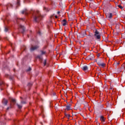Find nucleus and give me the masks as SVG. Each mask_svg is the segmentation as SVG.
Returning <instances> with one entry per match:
<instances>
[{"label":"nucleus","instance_id":"1","mask_svg":"<svg viewBox=\"0 0 125 125\" xmlns=\"http://www.w3.org/2000/svg\"><path fill=\"white\" fill-rule=\"evenodd\" d=\"M34 12L33 18L34 21L36 22V23H38V22H40V21L42 19L43 16L41 14L39 10L34 11Z\"/></svg>","mask_w":125,"mask_h":125},{"label":"nucleus","instance_id":"2","mask_svg":"<svg viewBox=\"0 0 125 125\" xmlns=\"http://www.w3.org/2000/svg\"><path fill=\"white\" fill-rule=\"evenodd\" d=\"M94 40H100V39H101V35H100L99 31L97 30H96L94 32Z\"/></svg>","mask_w":125,"mask_h":125},{"label":"nucleus","instance_id":"3","mask_svg":"<svg viewBox=\"0 0 125 125\" xmlns=\"http://www.w3.org/2000/svg\"><path fill=\"white\" fill-rule=\"evenodd\" d=\"M39 46L38 45L33 46V45H31V47L30 48V51H35V50H37L38 48H39Z\"/></svg>","mask_w":125,"mask_h":125},{"label":"nucleus","instance_id":"4","mask_svg":"<svg viewBox=\"0 0 125 125\" xmlns=\"http://www.w3.org/2000/svg\"><path fill=\"white\" fill-rule=\"evenodd\" d=\"M20 28H21V29H22V31H21V33L24 34V33H25V30H26V28H25V27L22 25H20Z\"/></svg>","mask_w":125,"mask_h":125},{"label":"nucleus","instance_id":"5","mask_svg":"<svg viewBox=\"0 0 125 125\" xmlns=\"http://www.w3.org/2000/svg\"><path fill=\"white\" fill-rule=\"evenodd\" d=\"M106 17H107V18H109V19H111L112 17H113V14H112V13H108L106 15Z\"/></svg>","mask_w":125,"mask_h":125},{"label":"nucleus","instance_id":"6","mask_svg":"<svg viewBox=\"0 0 125 125\" xmlns=\"http://www.w3.org/2000/svg\"><path fill=\"white\" fill-rule=\"evenodd\" d=\"M8 103V101H7V100H6L5 99H3V100H2V104L6 106V105H7V103Z\"/></svg>","mask_w":125,"mask_h":125},{"label":"nucleus","instance_id":"7","mask_svg":"<svg viewBox=\"0 0 125 125\" xmlns=\"http://www.w3.org/2000/svg\"><path fill=\"white\" fill-rule=\"evenodd\" d=\"M82 70H83V71H87V70H88V67L86 65L83 66L82 68Z\"/></svg>","mask_w":125,"mask_h":125},{"label":"nucleus","instance_id":"8","mask_svg":"<svg viewBox=\"0 0 125 125\" xmlns=\"http://www.w3.org/2000/svg\"><path fill=\"white\" fill-rule=\"evenodd\" d=\"M66 108L65 109V110H67V111H69L71 110V104H68L66 106Z\"/></svg>","mask_w":125,"mask_h":125},{"label":"nucleus","instance_id":"9","mask_svg":"<svg viewBox=\"0 0 125 125\" xmlns=\"http://www.w3.org/2000/svg\"><path fill=\"white\" fill-rule=\"evenodd\" d=\"M89 36L90 37V39H91L92 40H93V41H94V35L92 34H90Z\"/></svg>","mask_w":125,"mask_h":125},{"label":"nucleus","instance_id":"10","mask_svg":"<svg viewBox=\"0 0 125 125\" xmlns=\"http://www.w3.org/2000/svg\"><path fill=\"white\" fill-rule=\"evenodd\" d=\"M24 13H25L26 15L28 14V13H27V9H25L21 11V14H24Z\"/></svg>","mask_w":125,"mask_h":125},{"label":"nucleus","instance_id":"11","mask_svg":"<svg viewBox=\"0 0 125 125\" xmlns=\"http://www.w3.org/2000/svg\"><path fill=\"white\" fill-rule=\"evenodd\" d=\"M100 120L101 122H105V118L103 116L100 117Z\"/></svg>","mask_w":125,"mask_h":125},{"label":"nucleus","instance_id":"12","mask_svg":"<svg viewBox=\"0 0 125 125\" xmlns=\"http://www.w3.org/2000/svg\"><path fill=\"white\" fill-rule=\"evenodd\" d=\"M21 50H23L24 51H25V50H26V46L25 45H22L21 47Z\"/></svg>","mask_w":125,"mask_h":125},{"label":"nucleus","instance_id":"13","mask_svg":"<svg viewBox=\"0 0 125 125\" xmlns=\"http://www.w3.org/2000/svg\"><path fill=\"white\" fill-rule=\"evenodd\" d=\"M85 35H86V32L85 31H84L83 32V35H81L80 37H81V38H83V37H84Z\"/></svg>","mask_w":125,"mask_h":125},{"label":"nucleus","instance_id":"14","mask_svg":"<svg viewBox=\"0 0 125 125\" xmlns=\"http://www.w3.org/2000/svg\"><path fill=\"white\" fill-rule=\"evenodd\" d=\"M106 64H105V63H103V62H102L101 63V64L100 65V67L101 66V67H102V68H104V67H105V65Z\"/></svg>","mask_w":125,"mask_h":125},{"label":"nucleus","instance_id":"15","mask_svg":"<svg viewBox=\"0 0 125 125\" xmlns=\"http://www.w3.org/2000/svg\"><path fill=\"white\" fill-rule=\"evenodd\" d=\"M8 7H12V5L11 3H9L6 5L7 9H8Z\"/></svg>","mask_w":125,"mask_h":125},{"label":"nucleus","instance_id":"16","mask_svg":"<svg viewBox=\"0 0 125 125\" xmlns=\"http://www.w3.org/2000/svg\"><path fill=\"white\" fill-rule=\"evenodd\" d=\"M37 58H38V59H40V60H42V55H40L37 56Z\"/></svg>","mask_w":125,"mask_h":125},{"label":"nucleus","instance_id":"17","mask_svg":"<svg viewBox=\"0 0 125 125\" xmlns=\"http://www.w3.org/2000/svg\"><path fill=\"white\" fill-rule=\"evenodd\" d=\"M17 105L18 106L19 109H22V107H23V106L18 104H17Z\"/></svg>","mask_w":125,"mask_h":125},{"label":"nucleus","instance_id":"18","mask_svg":"<svg viewBox=\"0 0 125 125\" xmlns=\"http://www.w3.org/2000/svg\"><path fill=\"white\" fill-rule=\"evenodd\" d=\"M11 101H12L13 103H16V100H15V99H13V98L11 99Z\"/></svg>","mask_w":125,"mask_h":125},{"label":"nucleus","instance_id":"19","mask_svg":"<svg viewBox=\"0 0 125 125\" xmlns=\"http://www.w3.org/2000/svg\"><path fill=\"white\" fill-rule=\"evenodd\" d=\"M32 85H33V83H29L27 84L28 87H31V86H32Z\"/></svg>","mask_w":125,"mask_h":125},{"label":"nucleus","instance_id":"20","mask_svg":"<svg viewBox=\"0 0 125 125\" xmlns=\"http://www.w3.org/2000/svg\"><path fill=\"white\" fill-rule=\"evenodd\" d=\"M96 62H97L98 65H99V66H100V64L102 63L101 61H96Z\"/></svg>","mask_w":125,"mask_h":125},{"label":"nucleus","instance_id":"21","mask_svg":"<svg viewBox=\"0 0 125 125\" xmlns=\"http://www.w3.org/2000/svg\"><path fill=\"white\" fill-rule=\"evenodd\" d=\"M43 9H44V10H45V11H46L47 12L49 11V10H48V8H47L45 7H43Z\"/></svg>","mask_w":125,"mask_h":125},{"label":"nucleus","instance_id":"22","mask_svg":"<svg viewBox=\"0 0 125 125\" xmlns=\"http://www.w3.org/2000/svg\"><path fill=\"white\" fill-rule=\"evenodd\" d=\"M64 115H65V117H66V118H68V119L70 117V114H67L65 113Z\"/></svg>","mask_w":125,"mask_h":125},{"label":"nucleus","instance_id":"23","mask_svg":"<svg viewBox=\"0 0 125 125\" xmlns=\"http://www.w3.org/2000/svg\"><path fill=\"white\" fill-rule=\"evenodd\" d=\"M4 32H8V28L5 27L4 28Z\"/></svg>","mask_w":125,"mask_h":125},{"label":"nucleus","instance_id":"24","mask_svg":"<svg viewBox=\"0 0 125 125\" xmlns=\"http://www.w3.org/2000/svg\"><path fill=\"white\" fill-rule=\"evenodd\" d=\"M41 55H43V54H45V51H41Z\"/></svg>","mask_w":125,"mask_h":125},{"label":"nucleus","instance_id":"25","mask_svg":"<svg viewBox=\"0 0 125 125\" xmlns=\"http://www.w3.org/2000/svg\"><path fill=\"white\" fill-rule=\"evenodd\" d=\"M21 104H26V102L23 101H21Z\"/></svg>","mask_w":125,"mask_h":125},{"label":"nucleus","instance_id":"26","mask_svg":"<svg viewBox=\"0 0 125 125\" xmlns=\"http://www.w3.org/2000/svg\"><path fill=\"white\" fill-rule=\"evenodd\" d=\"M43 64H44V66H45V65H46V60H44Z\"/></svg>","mask_w":125,"mask_h":125},{"label":"nucleus","instance_id":"27","mask_svg":"<svg viewBox=\"0 0 125 125\" xmlns=\"http://www.w3.org/2000/svg\"><path fill=\"white\" fill-rule=\"evenodd\" d=\"M63 26H66L67 25V22H62Z\"/></svg>","mask_w":125,"mask_h":125},{"label":"nucleus","instance_id":"28","mask_svg":"<svg viewBox=\"0 0 125 125\" xmlns=\"http://www.w3.org/2000/svg\"><path fill=\"white\" fill-rule=\"evenodd\" d=\"M17 5H20V0H18V1H17Z\"/></svg>","mask_w":125,"mask_h":125},{"label":"nucleus","instance_id":"29","mask_svg":"<svg viewBox=\"0 0 125 125\" xmlns=\"http://www.w3.org/2000/svg\"><path fill=\"white\" fill-rule=\"evenodd\" d=\"M118 6L119 7V8H121V9H123V6H122L121 5H118Z\"/></svg>","mask_w":125,"mask_h":125},{"label":"nucleus","instance_id":"30","mask_svg":"<svg viewBox=\"0 0 125 125\" xmlns=\"http://www.w3.org/2000/svg\"><path fill=\"white\" fill-rule=\"evenodd\" d=\"M62 22H67V20H66V19H64L62 20Z\"/></svg>","mask_w":125,"mask_h":125},{"label":"nucleus","instance_id":"31","mask_svg":"<svg viewBox=\"0 0 125 125\" xmlns=\"http://www.w3.org/2000/svg\"><path fill=\"white\" fill-rule=\"evenodd\" d=\"M2 84H3V82L0 81V85H2Z\"/></svg>","mask_w":125,"mask_h":125},{"label":"nucleus","instance_id":"32","mask_svg":"<svg viewBox=\"0 0 125 125\" xmlns=\"http://www.w3.org/2000/svg\"><path fill=\"white\" fill-rule=\"evenodd\" d=\"M31 70H32V68H31V67H29V68L27 70V72H29L30 71H31Z\"/></svg>","mask_w":125,"mask_h":125},{"label":"nucleus","instance_id":"33","mask_svg":"<svg viewBox=\"0 0 125 125\" xmlns=\"http://www.w3.org/2000/svg\"><path fill=\"white\" fill-rule=\"evenodd\" d=\"M9 109H11V106H9L7 108V110H9Z\"/></svg>","mask_w":125,"mask_h":125},{"label":"nucleus","instance_id":"34","mask_svg":"<svg viewBox=\"0 0 125 125\" xmlns=\"http://www.w3.org/2000/svg\"><path fill=\"white\" fill-rule=\"evenodd\" d=\"M97 56H98V57H99V56H100V54H98Z\"/></svg>","mask_w":125,"mask_h":125},{"label":"nucleus","instance_id":"35","mask_svg":"<svg viewBox=\"0 0 125 125\" xmlns=\"http://www.w3.org/2000/svg\"><path fill=\"white\" fill-rule=\"evenodd\" d=\"M119 64H120V62H116L117 66H118V65H119Z\"/></svg>","mask_w":125,"mask_h":125},{"label":"nucleus","instance_id":"36","mask_svg":"<svg viewBox=\"0 0 125 125\" xmlns=\"http://www.w3.org/2000/svg\"><path fill=\"white\" fill-rule=\"evenodd\" d=\"M57 14H60V11H58V12H57Z\"/></svg>","mask_w":125,"mask_h":125},{"label":"nucleus","instance_id":"37","mask_svg":"<svg viewBox=\"0 0 125 125\" xmlns=\"http://www.w3.org/2000/svg\"><path fill=\"white\" fill-rule=\"evenodd\" d=\"M55 18H56V19L58 18V17L57 16H55Z\"/></svg>","mask_w":125,"mask_h":125},{"label":"nucleus","instance_id":"38","mask_svg":"<svg viewBox=\"0 0 125 125\" xmlns=\"http://www.w3.org/2000/svg\"><path fill=\"white\" fill-rule=\"evenodd\" d=\"M99 75H101V73L100 72L98 73V76H99Z\"/></svg>","mask_w":125,"mask_h":125},{"label":"nucleus","instance_id":"39","mask_svg":"<svg viewBox=\"0 0 125 125\" xmlns=\"http://www.w3.org/2000/svg\"><path fill=\"white\" fill-rule=\"evenodd\" d=\"M39 35H41V32H39Z\"/></svg>","mask_w":125,"mask_h":125},{"label":"nucleus","instance_id":"40","mask_svg":"<svg viewBox=\"0 0 125 125\" xmlns=\"http://www.w3.org/2000/svg\"><path fill=\"white\" fill-rule=\"evenodd\" d=\"M25 1H28V0H24Z\"/></svg>","mask_w":125,"mask_h":125},{"label":"nucleus","instance_id":"41","mask_svg":"<svg viewBox=\"0 0 125 125\" xmlns=\"http://www.w3.org/2000/svg\"><path fill=\"white\" fill-rule=\"evenodd\" d=\"M20 98H21V99H23V98H22V97H20Z\"/></svg>","mask_w":125,"mask_h":125},{"label":"nucleus","instance_id":"42","mask_svg":"<svg viewBox=\"0 0 125 125\" xmlns=\"http://www.w3.org/2000/svg\"><path fill=\"white\" fill-rule=\"evenodd\" d=\"M90 1H92V0H89Z\"/></svg>","mask_w":125,"mask_h":125},{"label":"nucleus","instance_id":"43","mask_svg":"<svg viewBox=\"0 0 125 125\" xmlns=\"http://www.w3.org/2000/svg\"><path fill=\"white\" fill-rule=\"evenodd\" d=\"M112 89V87H110L109 89Z\"/></svg>","mask_w":125,"mask_h":125},{"label":"nucleus","instance_id":"44","mask_svg":"<svg viewBox=\"0 0 125 125\" xmlns=\"http://www.w3.org/2000/svg\"><path fill=\"white\" fill-rule=\"evenodd\" d=\"M65 96H67V94H65Z\"/></svg>","mask_w":125,"mask_h":125},{"label":"nucleus","instance_id":"45","mask_svg":"<svg viewBox=\"0 0 125 125\" xmlns=\"http://www.w3.org/2000/svg\"><path fill=\"white\" fill-rule=\"evenodd\" d=\"M14 71H15V69H14Z\"/></svg>","mask_w":125,"mask_h":125},{"label":"nucleus","instance_id":"46","mask_svg":"<svg viewBox=\"0 0 125 125\" xmlns=\"http://www.w3.org/2000/svg\"><path fill=\"white\" fill-rule=\"evenodd\" d=\"M21 20H23V19H21Z\"/></svg>","mask_w":125,"mask_h":125}]
</instances>
